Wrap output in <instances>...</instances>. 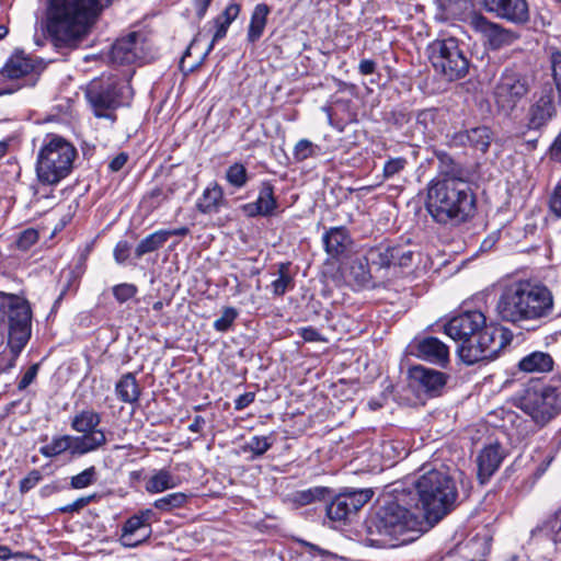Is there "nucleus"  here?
<instances>
[{"mask_svg":"<svg viewBox=\"0 0 561 561\" xmlns=\"http://www.w3.org/2000/svg\"><path fill=\"white\" fill-rule=\"evenodd\" d=\"M325 252L337 257L343 254L352 243V239L345 227L330 228L322 237Z\"/></svg>","mask_w":561,"mask_h":561,"instance_id":"obj_29","label":"nucleus"},{"mask_svg":"<svg viewBox=\"0 0 561 561\" xmlns=\"http://www.w3.org/2000/svg\"><path fill=\"white\" fill-rule=\"evenodd\" d=\"M226 180L237 188L243 187L248 182V172L243 164L233 163L226 171Z\"/></svg>","mask_w":561,"mask_h":561,"instance_id":"obj_43","label":"nucleus"},{"mask_svg":"<svg viewBox=\"0 0 561 561\" xmlns=\"http://www.w3.org/2000/svg\"><path fill=\"white\" fill-rule=\"evenodd\" d=\"M274 439L270 436H252L242 447L243 453H251L250 459L263 456L272 446Z\"/></svg>","mask_w":561,"mask_h":561,"instance_id":"obj_37","label":"nucleus"},{"mask_svg":"<svg viewBox=\"0 0 561 561\" xmlns=\"http://www.w3.org/2000/svg\"><path fill=\"white\" fill-rule=\"evenodd\" d=\"M518 367L525 373H547L553 367L552 357L545 352H533L523 357Z\"/></svg>","mask_w":561,"mask_h":561,"instance_id":"obj_33","label":"nucleus"},{"mask_svg":"<svg viewBox=\"0 0 561 561\" xmlns=\"http://www.w3.org/2000/svg\"><path fill=\"white\" fill-rule=\"evenodd\" d=\"M293 277L288 273V264L282 263L278 267V276L271 283L272 293L275 296H283L290 286H293Z\"/></svg>","mask_w":561,"mask_h":561,"instance_id":"obj_40","label":"nucleus"},{"mask_svg":"<svg viewBox=\"0 0 561 561\" xmlns=\"http://www.w3.org/2000/svg\"><path fill=\"white\" fill-rule=\"evenodd\" d=\"M531 89V80L525 73L514 69H505L500 76L493 91L499 112L510 115L527 96Z\"/></svg>","mask_w":561,"mask_h":561,"instance_id":"obj_11","label":"nucleus"},{"mask_svg":"<svg viewBox=\"0 0 561 561\" xmlns=\"http://www.w3.org/2000/svg\"><path fill=\"white\" fill-rule=\"evenodd\" d=\"M329 493L328 488L314 486L307 490L297 491L293 495V500L298 505H308L317 500H322Z\"/></svg>","mask_w":561,"mask_h":561,"instance_id":"obj_39","label":"nucleus"},{"mask_svg":"<svg viewBox=\"0 0 561 561\" xmlns=\"http://www.w3.org/2000/svg\"><path fill=\"white\" fill-rule=\"evenodd\" d=\"M130 253V244L127 241H119L114 248V260L117 264H123Z\"/></svg>","mask_w":561,"mask_h":561,"instance_id":"obj_54","label":"nucleus"},{"mask_svg":"<svg viewBox=\"0 0 561 561\" xmlns=\"http://www.w3.org/2000/svg\"><path fill=\"white\" fill-rule=\"evenodd\" d=\"M42 480V474L38 470L34 469L20 481V492L26 493L32 490Z\"/></svg>","mask_w":561,"mask_h":561,"instance_id":"obj_51","label":"nucleus"},{"mask_svg":"<svg viewBox=\"0 0 561 561\" xmlns=\"http://www.w3.org/2000/svg\"><path fill=\"white\" fill-rule=\"evenodd\" d=\"M240 4L238 3H230L226 7L224 12L218 15L217 18L221 21H224L226 24H231L239 15L240 13Z\"/></svg>","mask_w":561,"mask_h":561,"instance_id":"obj_55","label":"nucleus"},{"mask_svg":"<svg viewBox=\"0 0 561 561\" xmlns=\"http://www.w3.org/2000/svg\"><path fill=\"white\" fill-rule=\"evenodd\" d=\"M0 313L7 318L8 343L13 353H20L31 337L32 310L24 298L0 291Z\"/></svg>","mask_w":561,"mask_h":561,"instance_id":"obj_8","label":"nucleus"},{"mask_svg":"<svg viewBox=\"0 0 561 561\" xmlns=\"http://www.w3.org/2000/svg\"><path fill=\"white\" fill-rule=\"evenodd\" d=\"M37 371H38V365L35 364V365H32L31 367H28V369L24 373L21 380L19 381L18 389L19 390L26 389L36 378Z\"/></svg>","mask_w":561,"mask_h":561,"instance_id":"obj_56","label":"nucleus"},{"mask_svg":"<svg viewBox=\"0 0 561 561\" xmlns=\"http://www.w3.org/2000/svg\"><path fill=\"white\" fill-rule=\"evenodd\" d=\"M165 234L167 233H164V230H157L147 236L137 245L135 250L136 256L141 257L149 252H153L160 249L167 242Z\"/></svg>","mask_w":561,"mask_h":561,"instance_id":"obj_38","label":"nucleus"},{"mask_svg":"<svg viewBox=\"0 0 561 561\" xmlns=\"http://www.w3.org/2000/svg\"><path fill=\"white\" fill-rule=\"evenodd\" d=\"M100 423L101 415L93 410H83L72 417L71 428L82 434L75 436L78 450H85L89 454L106 444L105 433L99 428Z\"/></svg>","mask_w":561,"mask_h":561,"instance_id":"obj_13","label":"nucleus"},{"mask_svg":"<svg viewBox=\"0 0 561 561\" xmlns=\"http://www.w3.org/2000/svg\"><path fill=\"white\" fill-rule=\"evenodd\" d=\"M296 551L299 553L300 557L306 559H334L336 558V554L332 553L329 550L322 549L316 545L306 542V541H299L297 545Z\"/></svg>","mask_w":561,"mask_h":561,"instance_id":"obj_41","label":"nucleus"},{"mask_svg":"<svg viewBox=\"0 0 561 561\" xmlns=\"http://www.w3.org/2000/svg\"><path fill=\"white\" fill-rule=\"evenodd\" d=\"M408 161L405 158L397 157L390 158L383 165V178L392 179L405 169Z\"/></svg>","mask_w":561,"mask_h":561,"instance_id":"obj_47","label":"nucleus"},{"mask_svg":"<svg viewBox=\"0 0 561 561\" xmlns=\"http://www.w3.org/2000/svg\"><path fill=\"white\" fill-rule=\"evenodd\" d=\"M42 69V61L16 50L2 67L1 75L10 80H23L22 85H34Z\"/></svg>","mask_w":561,"mask_h":561,"instance_id":"obj_17","label":"nucleus"},{"mask_svg":"<svg viewBox=\"0 0 561 561\" xmlns=\"http://www.w3.org/2000/svg\"><path fill=\"white\" fill-rule=\"evenodd\" d=\"M427 57L435 71L449 81L461 79L469 71V59L455 37L432 42L427 46Z\"/></svg>","mask_w":561,"mask_h":561,"instance_id":"obj_9","label":"nucleus"},{"mask_svg":"<svg viewBox=\"0 0 561 561\" xmlns=\"http://www.w3.org/2000/svg\"><path fill=\"white\" fill-rule=\"evenodd\" d=\"M485 324V317L480 311H468L453 317L445 325V333L458 342V348L471 344L473 335Z\"/></svg>","mask_w":561,"mask_h":561,"instance_id":"obj_16","label":"nucleus"},{"mask_svg":"<svg viewBox=\"0 0 561 561\" xmlns=\"http://www.w3.org/2000/svg\"><path fill=\"white\" fill-rule=\"evenodd\" d=\"M504 459V450L499 444L485 446L479 454L478 478L481 483H485L490 477L499 469Z\"/></svg>","mask_w":561,"mask_h":561,"instance_id":"obj_28","label":"nucleus"},{"mask_svg":"<svg viewBox=\"0 0 561 561\" xmlns=\"http://www.w3.org/2000/svg\"><path fill=\"white\" fill-rule=\"evenodd\" d=\"M410 378L416 387L431 396L438 394L447 381L444 373L423 366L413 367Z\"/></svg>","mask_w":561,"mask_h":561,"instance_id":"obj_24","label":"nucleus"},{"mask_svg":"<svg viewBox=\"0 0 561 561\" xmlns=\"http://www.w3.org/2000/svg\"><path fill=\"white\" fill-rule=\"evenodd\" d=\"M96 481V469L91 466L80 473L73 476L70 480V485L73 489H84Z\"/></svg>","mask_w":561,"mask_h":561,"instance_id":"obj_44","label":"nucleus"},{"mask_svg":"<svg viewBox=\"0 0 561 561\" xmlns=\"http://www.w3.org/2000/svg\"><path fill=\"white\" fill-rule=\"evenodd\" d=\"M178 485L176 478L167 469H160L146 481V491L149 493H161Z\"/></svg>","mask_w":561,"mask_h":561,"instance_id":"obj_35","label":"nucleus"},{"mask_svg":"<svg viewBox=\"0 0 561 561\" xmlns=\"http://www.w3.org/2000/svg\"><path fill=\"white\" fill-rule=\"evenodd\" d=\"M85 96L95 116L114 121L113 112L129 102L133 89L125 80L107 77L92 80L87 88Z\"/></svg>","mask_w":561,"mask_h":561,"instance_id":"obj_7","label":"nucleus"},{"mask_svg":"<svg viewBox=\"0 0 561 561\" xmlns=\"http://www.w3.org/2000/svg\"><path fill=\"white\" fill-rule=\"evenodd\" d=\"M415 354L419 358L439 366H445L449 360L448 346L434 336L420 340Z\"/></svg>","mask_w":561,"mask_h":561,"instance_id":"obj_26","label":"nucleus"},{"mask_svg":"<svg viewBox=\"0 0 561 561\" xmlns=\"http://www.w3.org/2000/svg\"><path fill=\"white\" fill-rule=\"evenodd\" d=\"M468 548L474 552V556L470 561H477L478 558H484L489 556L491 549V539L488 537H476L473 538Z\"/></svg>","mask_w":561,"mask_h":561,"instance_id":"obj_45","label":"nucleus"},{"mask_svg":"<svg viewBox=\"0 0 561 561\" xmlns=\"http://www.w3.org/2000/svg\"><path fill=\"white\" fill-rule=\"evenodd\" d=\"M214 23H215L216 31L213 36V41L209 46V49L213 48L215 42H217L226 36L227 31L230 26L229 24H226L224 21L219 20L218 18L215 19Z\"/></svg>","mask_w":561,"mask_h":561,"instance_id":"obj_57","label":"nucleus"},{"mask_svg":"<svg viewBox=\"0 0 561 561\" xmlns=\"http://www.w3.org/2000/svg\"><path fill=\"white\" fill-rule=\"evenodd\" d=\"M480 3L485 11L515 24H523L529 20L526 0H480Z\"/></svg>","mask_w":561,"mask_h":561,"instance_id":"obj_22","label":"nucleus"},{"mask_svg":"<svg viewBox=\"0 0 561 561\" xmlns=\"http://www.w3.org/2000/svg\"><path fill=\"white\" fill-rule=\"evenodd\" d=\"M520 409L537 424L543 425L558 414V394L551 387H533L520 398Z\"/></svg>","mask_w":561,"mask_h":561,"instance_id":"obj_12","label":"nucleus"},{"mask_svg":"<svg viewBox=\"0 0 561 561\" xmlns=\"http://www.w3.org/2000/svg\"><path fill=\"white\" fill-rule=\"evenodd\" d=\"M110 59L116 65L146 62L151 59L145 36L133 32L118 38L111 48Z\"/></svg>","mask_w":561,"mask_h":561,"instance_id":"obj_14","label":"nucleus"},{"mask_svg":"<svg viewBox=\"0 0 561 561\" xmlns=\"http://www.w3.org/2000/svg\"><path fill=\"white\" fill-rule=\"evenodd\" d=\"M118 399L125 403L137 402L140 397V388L136 377L131 373L123 375L115 386Z\"/></svg>","mask_w":561,"mask_h":561,"instance_id":"obj_34","label":"nucleus"},{"mask_svg":"<svg viewBox=\"0 0 561 561\" xmlns=\"http://www.w3.org/2000/svg\"><path fill=\"white\" fill-rule=\"evenodd\" d=\"M557 115L554 93L551 87L542 89L534 96L527 114V127L539 130L547 126Z\"/></svg>","mask_w":561,"mask_h":561,"instance_id":"obj_19","label":"nucleus"},{"mask_svg":"<svg viewBox=\"0 0 561 561\" xmlns=\"http://www.w3.org/2000/svg\"><path fill=\"white\" fill-rule=\"evenodd\" d=\"M473 337L471 344L466 343L457 350L461 360L468 365L495 358L511 342L512 333L503 327L485 323Z\"/></svg>","mask_w":561,"mask_h":561,"instance_id":"obj_10","label":"nucleus"},{"mask_svg":"<svg viewBox=\"0 0 561 561\" xmlns=\"http://www.w3.org/2000/svg\"><path fill=\"white\" fill-rule=\"evenodd\" d=\"M318 147L308 139L299 140L294 149V158L297 161H304L316 154Z\"/></svg>","mask_w":561,"mask_h":561,"instance_id":"obj_48","label":"nucleus"},{"mask_svg":"<svg viewBox=\"0 0 561 561\" xmlns=\"http://www.w3.org/2000/svg\"><path fill=\"white\" fill-rule=\"evenodd\" d=\"M370 489L352 490L339 494L328 505L327 515L332 520H346L360 510L373 496Z\"/></svg>","mask_w":561,"mask_h":561,"instance_id":"obj_18","label":"nucleus"},{"mask_svg":"<svg viewBox=\"0 0 561 561\" xmlns=\"http://www.w3.org/2000/svg\"><path fill=\"white\" fill-rule=\"evenodd\" d=\"M553 308V295L546 285L517 280L503 288L495 309L503 321L519 324L548 318L552 316Z\"/></svg>","mask_w":561,"mask_h":561,"instance_id":"obj_2","label":"nucleus"},{"mask_svg":"<svg viewBox=\"0 0 561 561\" xmlns=\"http://www.w3.org/2000/svg\"><path fill=\"white\" fill-rule=\"evenodd\" d=\"M255 394L253 392H245L243 394H240L234 400V409L237 411H241L249 407L254 401Z\"/></svg>","mask_w":561,"mask_h":561,"instance_id":"obj_59","label":"nucleus"},{"mask_svg":"<svg viewBox=\"0 0 561 561\" xmlns=\"http://www.w3.org/2000/svg\"><path fill=\"white\" fill-rule=\"evenodd\" d=\"M550 208L553 214L561 217V183L554 188L550 198Z\"/></svg>","mask_w":561,"mask_h":561,"instance_id":"obj_58","label":"nucleus"},{"mask_svg":"<svg viewBox=\"0 0 561 561\" xmlns=\"http://www.w3.org/2000/svg\"><path fill=\"white\" fill-rule=\"evenodd\" d=\"M270 13L271 9L265 3H259L254 7L247 32V39L250 43H255L262 37Z\"/></svg>","mask_w":561,"mask_h":561,"instance_id":"obj_32","label":"nucleus"},{"mask_svg":"<svg viewBox=\"0 0 561 561\" xmlns=\"http://www.w3.org/2000/svg\"><path fill=\"white\" fill-rule=\"evenodd\" d=\"M127 162V156L119 153L110 162V169L114 172L119 171Z\"/></svg>","mask_w":561,"mask_h":561,"instance_id":"obj_62","label":"nucleus"},{"mask_svg":"<svg viewBox=\"0 0 561 561\" xmlns=\"http://www.w3.org/2000/svg\"><path fill=\"white\" fill-rule=\"evenodd\" d=\"M224 204V191L218 183L213 182L204 190L196 203V208L202 214H213L218 213Z\"/></svg>","mask_w":561,"mask_h":561,"instance_id":"obj_31","label":"nucleus"},{"mask_svg":"<svg viewBox=\"0 0 561 561\" xmlns=\"http://www.w3.org/2000/svg\"><path fill=\"white\" fill-rule=\"evenodd\" d=\"M38 240V233L34 229H26L24 230L19 239H18V245L20 249L26 250L31 245L35 244Z\"/></svg>","mask_w":561,"mask_h":561,"instance_id":"obj_53","label":"nucleus"},{"mask_svg":"<svg viewBox=\"0 0 561 561\" xmlns=\"http://www.w3.org/2000/svg\"><path fill=\"white\" fill-rule=\"evenodd\" d=\"M211 0H194V7L198 19H203Z\"/></svg>","mask_w":561,"mask_h":561,"instance_id":"obj_63","label":"nucleus"},{"mask_svg":"<svg viewBox=\"0 0 561 561\" xmlns=\"http://www.w3.org/2000/svg\"><path fill=\"white\" fill-rule=\"evenodd\" d=\"M414 501L411 494H403L396 501L385 503L374 517L368 520L367 530L373 543L379 547H398L414 541L423 531L422 515L410 511L405 505Z\"/></svg>","mask_w":561,"mask_h":561,"instance_id":"obj_4","label":"nucleus"},{"mask_svg":"<svg viewBox=\"0 0 561 561\" xmlns=\"http://www.w3.org/2000/svg\"><path fill=\"white\" fill-rule=\"evenodd\" d=\"M95 497H96L95 494H92V495H89V496L79 497L76 501H73L72 503L62 506L60 508V512H62V513L79 512L80 510H82L83 507L89 505L92 501H94Z\"/></svg>","mask_w":561,"mask_h":561,"instance_id":"obj_52","label":"nucleus"},{"mask_svg":"<svg viewBox=\"0 0 561 561\" xmlns=\"http://www.w3.org/2000/svg\"><path fill=\"white\" fill-rule=\"evenodd\" d=\"M300 335L307 342H316L321 340L320 333L313 328L301 329Z\"/></svg>","mask_w":561,"mask_h":561,"instance_id":"obj_60","label":"nucleus"},{"mask_svg":"<svg viewBox=\"0 0 561 561\" xmlns=\"http://www.w3.org/2000/svg\"><path fill=\"white\" fill-rule=\"evenodd\" d=\"M534 540H543L549 545V550L561 551V508L543 520L531 531ZM551 559V551L543 556Z\"/></svg>","mask_w":561,"mask_h":561,"instance_id":"obj_23","label":"nucleus"},{"mask_svg":"<svg viewBox=\"0 0 561 561\" xmlns=\"http://www.w3.org/2000/svg\"><path fill=\"white\" fill-rule=\"evenodd\" d=\"M77 157L75 146L55 134H48L38 150L36 159V176L46 185H56L72 171Z\"/></svg>","mask_w":561,"mask_h":561,"instance_id":"obj_6","label":"nucleus"},{"mask_svg":"<svg viewBox=\"0 0 561 561\" xmlns=\"http://www.w3.org/2000/svg\"><path fill=\"white\" fill-rule=\"evenodd\" d=\"M277 208V201L274 196V187L271 182H262L259 196L255 202L244 204L243 213L249 217L272 216Z\"/></svg>","mask_w":561,"mask_h":561,"instance_id":"obj_25","label":"nucleus"},{"mask_svg":"<svg viewBox=\"0 0 561 561\" xmlns=\"http://www.w3.org/2000/svg\"><path fill=\"white\" fill-rule=\"evenodd\" d=\"M137 294V287L134 284L123 283L113 287V295L119 304H124Z\"/></svg>","mask_w":561,"mask_h":561,"instance_id":"obj_49","label":"nucleus"},{"mask_svg":"<svg viewBox=\"0 0 561 561\" xmlns=\"http://www.w3.org/2000/svg\"><path fill=\"white\" fill-rule=\"evenodd\" d=\"M157 519L152 510L146 508L130 516L122 527L119 540L125 547H136L146 541L152 533L151 520Z\"/></svg>","mask_w":561,"mask_h":561,"instance_id":"obj_20","label":"nucleus"},{"mask_svg":"<svg viewBox=\"0 0 561 561\" xmlns=\"http://www.w3.org/2000/svg\"><path fill=\"white\" fill-rule=\"evenodd\" d=\"M456 469L447 467L431 469L414 483V507L431 524L437 523L454 507L458 497ZM409 494H412L411 492Z\"/></svg>","mask_w":561,"mask_h":561,"instance_id":"obj_5","label":"nucleus"},{"mask_svg":"<svg viewBox=\"0 0 561 561\" xmlns=\"http://www.w3.org/2000/svg\"><path fill=\"white\" fill-rule=\"evenodd\" d=\"M237 317L238 312L234 308H225L221 316L214 321V329L218 332L227 331L232 325Z\"/></svg>","mask_w":561,"mask_h":561,"instance_id":"obj_46","label":"nucleus"},{"mask_svg":"<svg viewBox=\"0 0 561 561\" xmlns=\"http://www.w3.org/2000/svg\"><path fill=\"white\" fill-rule=\"evenodd\" d=\"M469 24L477 33L481 35L484 45L492 50H497L503 47L511 46L518 38V34L516 32L489 21L480 13L472 14L470 16Z\"/></svg>","mask_w":561,"mask_h":561,"instance_id":"obj_15","label":"nucleus"},{"mask_svg":"<svg viewBox=\"0 0 561 561\" xmlns=\"http://www.w3.org/2000/svg\"><path fill=\"white\" fill-rule=\"evenodd\" d=\"M474 195L469 184L457 176L440 173L427 187L426 209L438 224L457 226L473 216Z\"/></svg>","mask_w":561,"mask_h":561,"instance_id":"obj_3","label":"nucleus"},{"mask_svg":"<svg viewBox=\"0 0 561 561\" xmlns=\"http://www.w3.org/2000/svg\"><path fill=\"white\" fill-rule=\"evenodd\" d=\"M493 140V133L486 126L473 127L457 133L454 142L459 146H468L474 151L485 153Z\"/></svg>","mask_w":561,"mask_h":561,"instance_id":"obj_27","label":"nucleus"},{"mask_svg":"<svg viewBox=\"0 0 561 561\" xmlns=\"http://www.w3.org/2000/svg\"><path fill=\"white\" fill-rule=\"evenodd\" d=\"M205 425V420L201 415H196L193 422L188 425V430L194 433H201Z\"/></svg>","mask_w":561,"mask_h":561,"instance_id":"obj_64","label":"nucleus"},{"mask_svg":"<svg viewBox=\"0 0 561 561\" xmlns=\"http://www.w3.org/2000/svg\"><path fill=\"white\" fill-rule=\"evenodd\" d=\"M187 501V495L182 492L170 493L153 502L157 510L169 512L174 508L182 507Z\"/></svg>","mask_w":561,"mask_h":561,"instance_id":"obj_42","label":"nucleus"},{"mask_svg":"<svg viewBox=\"0 0 561 561\" xmlns=\"http://www.w3.org/2000/svg\"><path fill=\"white\" fill-rule=\"evenodd\" d=\"M552 78L559 94V102L561 103V51H553L550 56Z\"/></svg>","mask_w":561,"mask_h":561,"instance_id":"obj_50","label":"nucleus"},{"mask_svg":"<svg viewBox=\"0 0 561 561\" xmlns=\"http://www.w3.org/2000/svg\"><path fill=\"white\" fill-rule=\"evenodd\" d=\"M358 70L364 76L371 75L376 70V62L371 59H363L359 62Z\"/></svg>","mask_w":561,"mask_h":561,"instance_id":"obj_61","label":"nucleus"},{"mask_svg":"<svg viewBox=\"0 0 561 561\" xmlns=\"http://www.w3.org/2000/svg\"><path fill=\"white\" fill-rule=\"evenodd\" d=\"M369 261L366 256L356 257L352 261L350 266V277L359 287L369 286L371 283V274L369 268Z\"/></svg>","mask_w":561,"mask_h":561,"instance_id":"obj_36","label":"nucleus"},{"mask_svg":"<svg viewBox=\"0 0 561 561\" xmlns=\"http://www.w3.org/2000/svg\"><path fill=\"white\" fill-rule=\"evenodd\" d=\"M113 0H49L47 33L57 49H72Z\"/></svg>","mask_w":561,"mask_h":561,"instance_id":"obj_1","label":"nucleus"},{"mask_svg":"<svg viewBox=\"0 0 561 561\" xmlns=\"http://www.w3.org/2000/svg\"><path fill=\"white\" fill-rule=\"evenodd\" d=\"M69 451L72 456H82L88 454L85 450H78L77 438L71 435L53 437L50 443L42 446L39 453L47 458H53Z\"/></svg>","mask_w":561,"mask_h":561,"instance_id":"obj_30","label":"nucleus"},{"mask_svg":"<svg viewBox=\"0 0 561 561\" xmlns=\"http://www.w3.org/2000/svg\"><path fill=\"white\" fill-rule=\"evenodd\" d=\"M366 259L370 265L379 268L390 266H408L412 262V252L402 245H392L390 243H380L369 248L365 252Z\"/></svg>","mask_w":561,"mask_h":561,"instance_id":"obj_21","label":"nucleus"}]
</instances>
